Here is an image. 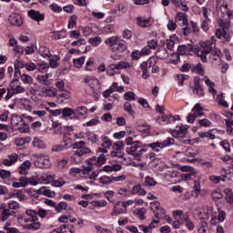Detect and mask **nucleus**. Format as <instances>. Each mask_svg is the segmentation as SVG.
Returning <instances> with one entry per match:
<instances>
[{"instance_id": "6", "label": "nucleus", "mask_w": 233, "mask_h": 233, "mask_svg": "<svg viewBox=\"0 0 233 233\" xmlns=\"http://www.w3.org/2000/svg\"><path fill=\"white\" fill-rule=\"evenodd\" d=\"M174 143H176V140H174V138L167 137L166 140H164L162 142H159V141L153 142L149 145H147V147L151 148V150H153V152H161V150H163V148L172 147V145H174Z\"/></svg>"}, {"instance_id": "31", "label": "nucleus", "mask_w": 233, "mask_h": 233, "mask_svg": "<svg viewBox=\"0 0 233 233\" xmlns=\"http://www.w3.org/2000/svg\"><path fill=\"white\" fill-rule=\"evenodd\" d=\"M42 96L44 97H56L57 96V90L56 87L42 88Z\"/></svg>"}, {"instance_id": "59", "label": "nucleus", "mask_w": 233, "mask_h": 233, "mask_svg": "<svg viewBox=\"0 0 233 233\" xmlns=\"http://www.w3.org/2000/svg\"><path fill=\"white\" fill-rule=\"evenodd\" d=\"M74 114H76V111H74V109L70 107H66L62 109L63 117H70V116H74Z\"/></svg>"}, {"instance_id": "18", "label": "nucleus", "mask_w": 233, "mask_h": 233, "mask_svg": "<svg viewBox=\"0 0 233 233\" xmlns=\"http://www.w3.org/2000/svg\"><path fill=\"white\" fill-rule=\"evenodd\" d=\"M27 15L34 21L39 22L45 20V15L41 14V12L36 11L35 9H31L30 11H28Z\"/></svg>"}, {"instance_id": "45", "label": "nucleus", "mask_w": 233, "mask_h": 233, "mask_svg": "<svg viewBox=\"0 0 233 233\" xmlns=\"http://www.w3.org/2000/svg\"><path fill=\"white\" fill-rule=\"evenodd\" d=\"M17 130L20 131L22 134H25L26 132H30V126L25 121H22L17 127Z\"/></svg>"}, {"instance_id": "41", "label": "nucleus", "mask_w": 233, "mask_h": 233, "mask_svg": "<svg viewBox=\"0 0 233 233\" xmlns=\"http://www.w3.org/2000/svg\"><path fill=\"white\" fill-rule=\"evenodd\" d=\"M135 216L138 218V219H146L145 215L147 214V208H138L134 211Z\"/></svg>"}, {"instance_id": "24", "label": "nucleus", "mask_w": 233, "mask_h": 233, "mask_svg": "<svg viewBox=\"0 0 233 233\" xmlns=\"http://www.w3.org/2000/svg\"><path fill=\"white\" fill-rule=\"evenodd\" d=\"M85 145H86V142L81 140V141L74 143L72 145V147H73L74 150H76V152H81V151H83V149H86V150H87L86 154H90L92 152V150L89 149V147Z\"/></svg>"}, {"instance_id": "43", "label": "nucleus", "mask_w": 233, "mask_h": 233, "mask_svg": "<svg viewBox=\"0 0 233 233\" xmlns=\"http://www.w3.org/2000/svg\"><path fill=\"white\" fill-rule=\"evenodd\" d=\"M23 123V117L17 114H14L11 116V125L13 127H17L19 124Z\"/></svg>"}, {"instance_id": "22", "label": "nucleus", "mask_w": 233, "mask_h": 233, "mask_svg": "<svg viewBox=\"0 0 233 233\" xmlns=\"http://www.w3.org/2000/svg\"><path fill=\"white\" fill-rule=\"evenodd\" d=\"M127 212V204L125 202H117L113 208V214H125Z\"/></svg>"}, {"instance_id": "13", "label": "nucleus", "mask_w": 233, "mask_h": 233, "mask_svg": "<svg viewBox=\"0 0 233 233\" xmlns=\"http://www.w3.org/2000/svg\"><path fill=\"white\" fill-rule=\"evenodd\" d=\"M217 134H223V131L213 128V129H209L208 131H206V132H203V131L198 132V136L202 139H205V137H206V139H214L216 137Z\"/></svg>"}, {"instance_id": "14", "label": "nucleus", "mask_w": 233, "mask_h": 233, "mask_svg": "<svg viewBox=\"0 0 233 233\" xmlns=\"http://www.w3.org/2000/svg\"><path fill=\"white\" fill-rule=\"evenodd\" d=\"M8 23L13 26H23V16L19 14L13 13L8 16Z\"/></svg>"}, {"instance_id": "38", "label": "nucleus", "mask_w": 233, "mask_h": 233, "mask_svg": "<svg viewBox=\"0 0 233 233\" xmlns=\"http://www.w3.org/2000/svg\"><path fill=\"white\" fill-rule=\"evenodd\" d=\"M131 193L137 196H145L147 191L140 185H137L132 187Z\"/></svg>"}, {"instance_id": "33", "label": "nucleus", "mask_w": 233, "mask_h": 233, "mask_svg": "<svg viewBox=\"0 0 233 233\" xmlns=\"http://www.w3.org/2000/svg\"><path fill=\"white\" fill-rule=\"evenodd\" d=\"M50 68L48 63L43 61L40 63H36V70L40 72V74H46Z\"/></svg>"}, {"instance_id": "52", "label": "nucleus", "mask_w": 233, "mask_h": 233, "mask_svg": "<svg viewBox=\"0 0 233 233\" xmlns=\"http://www.w3.org/2000/svg\"><path fill=\"white\" fill-rule=\"evenodd\" d=\"M198 176V172L197 171H191L189 173H185L181 175V179L183 181H190V179H192V177H196Z\"/></svg>"}, {"instance_id": "3", "label": "nucleus", "mask_w": 233, "mask_h": 233, "mask_svg": "<svg viewBox=\"0 0 233 233\" xmlns=\"http://www.w3.org/2000/svg\"><path fill=\"white\" fill-rule=\"evenodd\" d=\"M14 83H19V79H13L10 83V86L7 87V93L5 96V101H10L11 97L17 96L18 94H25L26 88L23 86H15Z\"/></svg>"}, {"instance_id": "48", "label": "nucleus", "mask_w": 233, "mask_h": 233, "mask_svg": "<svg viewBox=\"0 0 233 233\" xmlns=\"http://www.w3.org/2000/svg\"><path fill=\"white\" fill-rule=\"evenodd\" d=\"M10 198H17L20 201H25L26 199V196L23 190L18 189L15 193L10 195Z\"/></svg>"}, {"instance_id": "46", "label": "nucleus", "mask_w": 233, "mask_h": 233, "mask_svg": "<svg viewBox=\"0 0 233 233\" xmlns=\"http://www.w3.org/2000/svg\"><path fill=\"white\" fill-rule=\"evenodd\" d=\"M20 79L24 85H32L34 83V77L28 74H22Z\"/></svg>"}, {"instance_id": "19", "label": "nucleus", "mask_w": 233, "mask_h": 233, "mask_svg": "<svg viewBox=\"0 0 233 233\" xmlns=\"http://www.w3.org/2000/svg\"><path fill=\"white\" fill-rule=\"evenodd\" d=\"M202 81H204V83L207 85V86L208 87V92L212 94V96H216L218 94V91L215 88L216 84L212 82V80H210L208 76H205L202 78Z\"/></svg>"}, {"instance_id": "29", "label": "nucleus", "mask_w": 233, "mask_h": 233, "mask_svg": "<svg viewBox=\"0 0 233 233\" xmlns=\"http://www.w3.org/2000/svg\"><path fill=\"white\" fill-rule=\"evenodd\" d=\"M30 167H32V162H30V160L24 161L18 168L19 174L26 176V174H28V170H30Z\"/></svg>"}, {"instance_id": "42", "label": "nucleus", "mask_w": 233, "mask_h": 233, "mask_svg": "<svg viewBox=\"0 0 233 233\" xmlns=\"http://www.w3.org/2000/svg\"><path fill=\"white\" fill-rule=\"evenodd\" d=\"M88 43L91 45V46H99V45L103 43V38H101V36L90 37Z\"/></svg>"}, {"instance_id": "4", "label": "nucleus", "mask_w": 233, "mask_h": 233, "mask_svg": "<svg viewBox=\"0 0 233 233\" xmlns=\"http://www.w3.org/2000/svg\"><path fill=\"white\" fill-rule=\"evenodd\" d=\"M173 218L174 219H179L182 224L184 223L188 230H194L196 228L194 222L190 220L188 213H183L182 210H175L173 211Z\"/></svg>"}, {"instance_id": "9", "label": "nucleus", "mask_w": 233, "mask_h": 233, "mask_svg": "<svg viewBox=\"0 0 233 233\" xmlns=\"http://www.w3.org/2000/svg\"><path fill=\"white\" fill-rule=\"evenodd\" d=\"M84 83L92 89L95 96L101 94V86L99 85V80H97V78H94V76H86L84 79Z\"/></svg>"}, {"instance_id": "25", "label": "nucleus", "mask_w": 233, "mask_h": 233, "mask_svg": "<svg viewBox=\"0 0 233 233\" xmlns=\"http://www.w3.org/2000/svg\"><path fill=\"white\" fill-rule=\"evenodd\" d=\"M123 167L119 164H114V165H106L104 166L102 170L103 172H106V174H111V172H119Z\"/></svg>"}, {"instance_id": "17", "label": "nucleus", "mask_w": 233, "mask_h": 233, "mask_svg": "<svg viewBox=\"0 0 233 233\" xmlns=\"http://www.w3.org/2000/svg\"><path fill=\"white\" fill-rule=\"evenodd\" d=\"M136 128L142 134H148V132H150V126H148V124L143 120L137 121Z\"/></svg>"}, {"instance_id": "37", "label": "nucleus", "mask_w": 233, "mask_h": 233, "mask_svg": "<svg viewBox=\"0 0 233 233\" xmlns=\"http://www.w3.org/2000/svg\"><path fill=\"white\" fill-rule=\"evenodd\" d=\"M99 183L100 185H103V187H106V185H112V183H114L113 177L102 176L99 177Z\"/></svg>"}, {"instance_id": "5", "label": "nucleus", "mask_w": 233, "mask_h": 233, "mask_svg": "<svg viewBox=\"0 0 233 233\" xmlns=\"http://www.w3.org/2000/svg\"><path fill=\"white\" fill-rule=\"evenodd\" d=\"M125 143L127 145L126 152L127 154H134L135 152H139L138 148H143V147H147V144L143 145L142 141L136 140L134 141V137H129L126 138Z\"/></svg>"}, {"instance_id": "47", "label": "nucleus", "mask_w": 233, "mask_h": 233, "mask_svg": "<svg viewBox=\"0 0 233 233\" xmlns=\"http://www.w3.org/2000/svg\"><path fill=\"white\" fill-rule=\"evenodd\" d=\"M56 212H63V210H72V208L66 202H60L56 205Z\"/></svg>"}, {"instance_id": "34", "label": "nucleus", "mask_w": 233, "mask_h": 233, "mask_svg": "<svg viewBox=\"0 0 233 233\" xmlns=\"http://www.w3.org/2000/svg\"><path fill=\"white\" fill-rule=\"evenodd\" d=\"M49 59V67L50 68H57V66H59V59H61V57L57 55L52 56L51 57L47 58Z\"/></svg>"}, {"instance_id": "21", "label": "nucleus", "mask_w": 233, "mask_h": 233, "mask_svg": "<svg viewBox=\"0 0 233 233\" xmlns=\"http://www.w3.org/2000/svg\"><path fill=\"white\" fill-rule=\"evenodd\" d=\"M188 46L187 45L178 46L177 54L174 53L173 56L176 57V60L173 61V64L176 65L177 61H179V56H185L187 52H188Z\"/></svg>"}, {"instance_id": "26", "label": "nucleus", "mask_w": 233, "mask_h": 233, "mask_svg": "<svg viewBox=\"0 0 233 233\" xmlns=\"http://www.w3.org/2000/svg\"><path fill=\"white\" fill-rule=\"evenodd\" d=\"M227 0H224L223 5L220 7V12L223 15H227L228 19H233V10L228 8V4L225 3Z\"/></svg>"}, {"instance_id": "54", "label": "nucleus", "mask_w": 233, "mask_h": 233, "mask_svg": "<svg viewBox=\"0 0 233 233\" xmlns=\"http://www.w3.org/2000/svg\"><path fill=\"white\" fill-rule=\"evenodd\" d=\"M73 65L75 68H81L85 65V56L73 59Z\"/></svg>"}, {"instance_id": "30", "label": "nucleus", "mask_w": 233, "mask_h": 233, "mask_svg": "<svg viewBox=\"0 0 233 233\" xmlns=\"http://www.w3.org/2000/svg\"><path fill=\"white\" fill-rule=\"evenodd\" d=\"M38 54L44 59H50V57H52V53H50V49L48 47H46V46H39Z\"/></svg>"}, {"instance_id": "10", "label": "nucleus", "mask_w": 233, "mask_h": 233, "mask_svg": "<svg viewBox=\"0 0 233 233\" xmlns=\"http://www.w3.org/2000/svg\"><path fill=\"white\" fill-rule=\"evenodd\" d=\"M98 176H99V171L97 170L94 171L93 165H88L86 167H84V168H82V177H85V179H97Z\"/></svg>"}, {"instance_id": "62", "label": "nucleus", "mask_w": 233, "mask_h": 233, "mask_svg": "<svg viewBox=\"0 0 233 233\" xmlns=\"http://www.w3.org/2000/svg\"><path fill=\"white\" fill-rule=\"evenodd\" d=\"M102 141H103L102 147L104 148H110V147H112V140H110L108 137L103 136Z\"/></svg>"}, {"instance_id": "49", "label": "nucleus", "mask_w": 233, "mask_h": 233, "mask_svg": "<svg viewBox=\"0 0 233 233\" xmlns=\"http://www.w3.org/2000/svg\"><path fill=\"white\" fill-rule=\"evenodd\" d=\"M86 136L88 141H91V143H97V141H99V136H97L94 132L87 131L86 133Z\"/></svg>"}, {"instance_id": "50", "label": "nucleus", "mask_w": 233, "mask_h": 233, "mask_svg": "<svg viewBox=\"0 0 233 233\" xmlns=\"http://www.w3.org/2000/svg\"><path fill=\"white\" fill-rule=\"evenodd\" d=\"M21 105L25 110H27V112H32V102H30V99L23 98L21 100Z\"/></svg>"}, {"instance_id": "2", "label": "nucleus", "mask_w": 233, "mask_h": 233, "mask_svg": "<svg viewBox=\"0 0 233 233\" xmlns=\"http://www.w3.org/2000/svg\"><path fill=\"white\" fill-rule=\"evenodd\" d=\"M105 43L109 46L111 52H115V54H123L128 48L127 41L116 36L106 38Z\"/></svg>"}, {"instance_id": "60", "label": "nucleus", "mask_w": 233, "mask_h": 233, "mask_svg": "<svg viewBox=\"0 0 233 233\" xmlns=\"http://www.w3.org/2000/svg\"><path fill=\"white\" fill-rule=\"evenodd\" d=\"M124 110H125V112H127V114H129V116H134V114H136V112L132 108V104L130 102H126L124 104Z\"/></svg>"}, {"instance_id": "58", "label": "nucleus", "mask_w": 233, "mask_h": 233, "mask_svg": "<svg viewBox=\"0 0 233 233\" xmlns=\"http://www.w3.org/2000/svg\"><path fill=\"white\" fill-rule=\"evenodd\" d=\"M83 173V168H79V167H71L69 169V176H71L72 177H76V176H79V174Z\"/></svg>"}, {"instance_id": "35", "label": "nucleus", "mask_w": 233, "mask_h": 233, "mask_svg": "<svg viewBox=\"0 0 233 233\" xmlns=\"http://www.w3.org/2000/svg\"><path fill=\"white\" fill-rule=\"evenodd\" d=\"M127 8L125 4H119L116 9L113 10L114 15H123V14H127Z\"/></svg>"}, {"instance_id": "56", "label": "nucleus", "mask_w": 233, "mask_h": 233, "mask_svg": "<svg viewBox=\"0 0 233 233\" xmlns=\"http://www.w3.org/2000/svg\"><path fill=\"white\" fill-rule=\"evenodd\" d=\"M33 147H35L36 148H46L45 142L42 139L37 138V137L34 138Z\"/></svg>"}, {"instance_id": "1", "label": "nucleus", "mask_w": 233, "mask_h": 233, "mask_svg": "<svg viewBox=\"0 0 233 233\" xmlns=\"http://www.w3.org/2000/svg\"><path fill=\"white\" fill-rule=\"evenodd\" d=\"M17 223L25 230H39L41 223L37 221V211L26 209L25 215L17 216Z\"/></svg>"}, {"instance_id": "11", "label": "nucleus", "mask_w": 233, "mask_h": 233, "mask_svg": "<svg viewBox=\"0 0 233 233\" xmlns=\"http://www.w3.org/2000/svg\"><path fill=\"white\" fill-rule=\"evenodd\" d=\"M188 132V126H183L182 124L178 125L176 129L171 131L173 137L177 139H183Z\"/></svg>"}, {"instance_id": "63", "label": "nucleus", "mask_w": 233, "mask_h": 233, "mask_svg": "<svg viewBox=\"0 0 233 233\" xmlns=\"http://www.w3.org/2000/svg\"><path fill=\"white\" fill-rule=\"evenodd\" d=\"M77 25V16L76 15H72L69 17L68 24H67V28H74Z\"/></svg>"}, {"instance_id": "39", "label": "nucleus", "mask_w": 233, "mask_h": 233, "mask_svg": "<svg viewBox=\"0 0 233 233\" xmlns=\"http://www.w3.org/2000/svg\"><path fill=\"white\" fill-rule=\"evenodd\" d=\"M137 25L141 26L142 28H147V26L150 25V21L147 18H143L141 16L137 17Z\"/></svg>"}, {"instance_id": "40", "label": "nucleus", "mask_w": 233, "mask_h": 233, "mask_svg": "<svg viewBox=\"0 0 233 233\" xmlns=\"http://www.w3.org/2000/svg\"><path fill=\"white\" fill-rule=\"evenodd\" d=\"M191 72L198 74V76H205V69L201 64H197L191 67Z\"/></svg>"}, {"instance_id": "15", "label": "nucleus", "mask_w": 233, "mask_h": 233, "mask_svg": "<svg viewBox=\"0 0 233 233\" xmlns=\"http://www.w3.org/2000/svg\"><path fill=\"white\" fill-rule=\"evenodd\" d=\"M87 165H92L94 167V165L96 167H103V165H105V163H106V158L105 157V156H100L98 157H92L91 158H88L86 161Z\"/></svg>"}, {"instance_id": "36", "label": "nucleus", "mask_w": 233, "mask_h": 233, "mask_svg": "<svg viewBox=\"0 0 233 233\" xmlns=\"http://www.w3.org/2000/svg\"><path fill=\"white\" fill-rule=\"evenodd\" d=\"M159 123L161 125H168V123H172V121H176V118L172 115H167V116H162L158 117Z\"/></svg>"}, {"instance_id": "16", "label": "nucleus", "mask_w": 233, "mask_h": 233, "mask_svg": "<svg viewBox=\"0 0 233 233\" xmlns=\"http://www.w3.org/2000/svg\"><path fill=\"white\" fill-rule=\"evenodd\" d=\"M16 161H19V155L13 153L3 159L2 165H5V167H13V165H15Z\"/></svg>"}, {"instance_id": "44", "label": "nucleus", "mask_w": 233, "mask_h": 233, "mask_svg": "<svg viewBox=\"0 0 233 233\" xmlns=\"http://www.w3.org/2000/svg\"><path fill=\"white\" fill-rule=\"evenodd\" d=\"M54 176L52 175H44L40 177V183L42 185H48L49 183H53Z\"/></svg>"}, {"instance_id": "57", "label": "nucleus", "mask_w": 233, "mask_h": 233, "mask_svg": "<svg viewBox=\"0 0 233 233\" xmlns=\"http://www.w3.org/2000/svg\"><path fill=\"white\" fill-rule=\"evenodd\" d=\"M92 207L95 208H103V207H106L108 205V202H106V200L102 199V200H94L91 202Z\"/></svg>"}, {"instance_id": "20", "label": "nucleus", "mask_w": 233, "mask_h": 233, "mask_svg": "<svg viewBox=\"0 0 233 233\" xmlns=\"http://www.w3.org/2000/svg\"><path fill=\"white\" fill-rule=\"evenodd\" d=\"M131 66L132 65H130V63L125 61H120L117 64L109 65V68H111V70H124L127 68H131Z\"/></svg>"}, {"instance_id": "28", "label": "nucleus", "mask_w": 233, "mask_h": 233, "mask_svg": "<svg viewBox=\"0 0 233 233\" xmlns=\"http://www.w3.org/2000/svg\"><path fill=\"white\" fill-rule=\"evenodd\" d=\"M216 46V45H214V42L212 41H206V42H202L201 43V52H204L206 54H210V52H212V50H214V47Z\"/></svg>"}, {"instance_id": "8", "label": "nucleus", "mask_w": 233, "mask_h": 233, "mask_svg": "<svg viewBox=\"0 0 233 233\" xmlns=\"http://www.w3.org/2000/svg\"><path fill=\"white\" fill-rule=\"evenodd\" d=\"M203 116H205V113L203 112V106H201L199 104H196L189 113V116H187V123H194L196 118L203 117Z\"/></svg>"}, {"instance_id": "32", "label": "nucleus", "mask_w": 233, "mask_h": 233, "mask_svg": "<svg viewBox=\"0 0 233 233\" xmlns=\"http://www.w3.org/2000/svg\"><path fill=\"white\" fill-rule=\"evenodd\" d=\"M50 74H46V75H39L36 77V81L37 83H39L40 85H43L44 86H48L50 85Z\"/></svg>"}, {"instance_id": "53", "label": "nucleus", "mask_w": 233, "mask_h": 233, "mask_svg": "<svg viewBox=\"0 0 233 233\" xmlns=\"http://www.w3.org/2000/svg\"><path fill=\"white\" fill-rule=\"evenodd\" d=\"M224 194L226 195V201L227 203H233V192L232 189L228 187L224 189Z\"/></svg>"}, {"instance_id": "51", "label": "nucleus", "mask_w": 233, "mask_h": 233, "mask_svg": "<svg viewBox=\"0 0 233 233\" xmlns=\"http://www.w3.org/2000/svg\"><path fill=\"white\" fill-rule=\"evenodd\" d=\"M26 143H30V137H18L15 140L16 147H25Z\"/></svg>"}, {"instance_id": "55", "label": "nucleus", "mask_w": 233, "mask_h": 233, "mask_svg": "<svg viewBox=\"0 0 233 233\" xmlns=\"http://www.w3.org/2000/svg\"><path fill=\"white\" fill-rule=\"evenodd\" d=\"M145 185L146 187H156L157 185V182L156 181V178L147 176L145 177Z\"/></svg>"}, {"instance_id": "64", "label": "nucleus", "mask_w": 233, "mask_h": 233, "mask_svg": "<svg viewBox=\"0 0 233 233\" xmlns=\"http://www.w3.org/2000/svg\"><path fill=\"white\" fill-rule=\"evenodd\" d=\"M96 233H114L110 228H103L101 226H96Z\"/></svg>"}, {"instance_id": "61", "label": "nucleus", "mask_w": 233, "mask_h": 233, "mask_svg": "<svg viewBox=\"0 0 233 233\" xmlns=\"http://www.w3.org/2000/svg\"><path fill=\"white\" fill-rule=\"evenodd\" d=\"M124 99H126V101H136V93L132 91L126 92Z\"/></svg>"}, {"instance_id": "12", "label": "nucleus", "mask_w": 233, "mask_h": 233, "mask_svg": "<svg viewBox=\"0 0 233 233\" xmlns=\"http://www.w3.org/2000/svg\"><path fill=\"white\" fill-rule=\"evenodd\" d=\"M87 149H82V151H75L74 154L70 157V163L72 165H79L83 161V156L87 154Z\"/></svg>"}, {"instance_id": "23", "label": "nucleus", "mask_w": 233, "mask_h": 233, "mask_svg": "<svg viewBox=\"0 0 233 233\" xmlns=\"http://www.w3.org/2000/svg\"><path fill=\"white\" fill-rule=\"evenodd\" d=\"M175 21L180 25V26H186L188 25V18L185 13H177L175 16Z\"/></svg>"}, {"instance_id": "7", "label": "nucleus", "mask_w": 233, "mask_h": 233, "mask_svg": "<svg viewBox=\"0 0 233 233\" xmlns=\"http://www.w3.org/2000/svg\"><path fill=\"white\" fill-rule=\"evenodd\" d=\"M35 157V167L37 168H50L52 167V162L50 161V156L41 153L39 155H34Z\"/></svg>"}, {"instance_id": "27", "label": "nucleus", "mask_w": 233, "mask_h": 233, "mask_svg": "<svg viewBox=\"0 0 233 233\" xmlns=\"http://www.w3.org/2000/svg\"><path fill=\"white\" fill-rule=\"evenodd\" d=\"M36 194L40 196H46L47 198H54V196H56V192L50 190L47 187H41L36 190Z\"/></svg>"}]
</instances>
